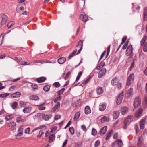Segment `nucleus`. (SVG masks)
<instances>
[{
  "instance_id": "nucleus-40",
  "label": "nucleus",
  "mask_w": 147,
  "mask_h": 147,
  "mask_svg": "<svg viewBox=\"0 0 147 147\" xmlns=\"http://www.w3.org/2000/svg\"><path fill=\"white\" fill-rule=\"evenodd\" d=\"M11 59H13L15 61H16L17 62H19L22 59L20 57H15L14 58H11Z\"/></svg>"
},
{
  "instance_id": "nucleus-32",
  "label": "nucleus",
  "mask_w": 147,
  "mask_h": 147,
  "mask_svg": "<svg viewBox=\"0 0 147 147\" xmlns=\"http://www.w3.org/2000/svg\"><path fill=\"white\" fill-rule=\"evenodd\" d=\"M18 105V103L16 102L15 101L11 105V107L13 109H15L17 108Z\"/></svg>"
},
{
  "instance_id": "nucleus-1",
  "label": "nucleus",
  "mask_w": 147,
  "mask_h": 147,
  "mask_svg": "<svg viewBox=\"0 0 147 147\" xmlns=\"http://www.w3.org/2000/svg\"><path fill=\"white\" fill-rule=\"evenodd\" d=\"M36 117H37L40 119H42L45 121H48L52 115L51 114H47L43 113H38L35 116Z\"/></svg>"
},
{
  "instance_id": "nucleus-2",
  "label": "nucleus",
  "mask_w": 147,
  "mask_h": 147,
  "mask_svg": "<svg viewBox=\"0 0 147 147\" xmlns=\"http://www.w3.org/2000/svg\"><path fill=\"white\" fill-rule=\"evenodd\" d=\"M7 125L11 131L13 132L16 131V128L15 127L16 125V123L15 122L13 121H9L7 123Z\"/></svg>"
},
{
  "instance_id": "nucleus-58",
  "label": "nucleus",
  "mask_w": 147,
  "mask_h": 147,
  "mask_svg": "<svg viewBox=\"0 0 147 147\" xmlns=\"http://www.w3.org/2000/svg\"><path fill=\"white\" fill-rule=\"evenodd\" d=\"M81 127L82 130L83 131L85 132L87 131V129L86 128V127L84 125H82L81 126Z\"/></svg>"
},
{
  "instance_id": "nucleus-35",
  "label": "nucleus",
  "mask_w": 147,
  "mask_h": 147,
  "mask_svg": "<svg viewBox=\"0 0 147 147\" xmlns=\"http://www.w3.org/2000/svg\"><path fill=\"white\" fill-rule=\"evenodd\" d=\"M27 102L20 101L19 102V104L20 106L21 107H24L27 105Z\"/></svg>"
},
{
  "instance_id": "nucleus-57",
  "label": "nucleus",
  "mask_w": 147,
  "mask_h": 147,
  "mask_svg": "<svg viewBox=\"0 0 147 147\" xmlns=\"http://www.w3.org/2000/svg\"><path fill=\"white\" fill-rule=\"evenodd\" d=\"M100 143V142L99 140L96 141L94 144L95 147H97L99 145Z\"/></svg>"
},
{
  "instance_id": "nucleus-36",
  "label": "nucleus",
  "mask_w": 147,
  "mask_h": 147,
  "mask_svg": "<svg viewBox=\"0 0 147 147\" xmlns=\"http://www.w3.org/2000/svg\"><path fill=\"white\" fill-rule=\"evenodd\" d=\"M147 36H144L143 37L142 39V40L141 41V45L142 46L143 45H144Z\"/></svg>"
},
{
  "instance_id": "nucleus-64",
  "label": "nucleus",
  "mask_w": 147,
  "mask_h": 147,
  "mask_svg": "<svg viewBox=\"0 0 147 147\" xmlns=\"http://www.w3.org/2000/svg\"><path fill=\"white\" fill-rule=\"evenodd\" d=\"M144 102L146 106L147 107V95H146L145 96Z\"/></svg>"
},
{
  "instance_id": "nucleus-20",
  "label": "nucleus",
  "mask_w": 147,
  "mask_h": 147,
  "mask_svg": "<svg viewBox=\"0 0 147 147\" xmlns=\"http://www.w3.org/2000/svg\"><path fill=\"white\" fill-rule=\"evenodd\" d=\"M46 80V78L44 77H41L37 78L36 81L39 83H42L45 81Z\"/></svg>"
},
{
  "instance_id": "nucleus-23",
  "label": "nucleus",
  "mask_w": 147,
  "mask_h": 147,
  "mask_svg": "<svg viewBox=\"0 0 147 147\" xmlns=\"http://www.w3.org/2000/svg\"><path fill=\"white\" fill-rule=\"evenodd\" d=\"M143 18L144 20H147V7L144 8L143 11Z\"/></svg>"
},
{
  "instance_id": "nucleus-33",
  "label": "nucleus",
  "mask_w": 147,
  "mask_h": 147,
  "mask_svg": "<svg viewBox=\"0 0 147 147\" xmlns=\"http://www.w3.org/2000/svg\"><path fill=\"white\" fill-rule=\"evenodd\" d=\"M97 93L98 94H100L103 92V90L101 87H99L97 90Z\"/></svg>"
},
{
  "instance_id": "nucleus-39",
  "label": "nucleus",
  "mask_w": 147,
  "mask_h": 147,
  "mask_svg": "<svg viewBox=\"0 0 147 147\" xmlns=\"http://www.w3.org/2000/svg\"><path fill=\"white\" fill-rule=\"evenodd\" d=\"M113 132V130H111L109 132H108L107 133V137L105 138V139L106 140H107L109 139V138H110V137L111 136V133H112Z\"/></svg>"
},
{
  "instance_id": "nucleus-29",
  "label": "nucleus",
  "mask_w": 147,
  "mask_h": 147,
  "mask_svg": "<svg viewBox=\"0 0 147 147\" xmlns=\"http://www.w3.org/2000/svg\"><path fill=\"white\" fill-rule=\"evenodd\" d=\"M91 112V110L88 106H86L85 108V113L86 114L90 113Z\"/></svg>"
},
{
  "instance_id": "nucleus-17",
  "label": "nucleus",
  "mask_w": 147,
  "mask_h": 147,
  "mask_svg": "<svg viewBox=\"0 0 147 147\" xmlns=\"http://www.w3.org/2000/svg\"><path fill=\"white\" fill-rule=\"evenodd\" d=\"M80 18L84 22H86L88 20V18L86 15L81 14L80 16Z\"/></svg>"
},
{
  "instance_id": "nucleus-10",
  "label": "nucleus",
  "mask_w": 147,
  "mask_h": 147,
  "mask_svg": "<svg viewBox=\"0 0 147 147\" xmlns=\"http://www.w3.org/2000/svg\"><path fill=\"white\" fill-rule=\"evenodd\" d=\"M133 51L132 45H131L129 46L127 49L126 51V55L127 56L130 55H131Z\"/></svg>"
},
{
  "instance_id": "nucleus-42",
  "label": "nucleus",
  "mask_w": 147,
  "mask_h": 147,
  "mask_svg": "<svg viewBox=\"0 0 147 147\" xmlns=\"http://www.w3.org/2000/svg\"><path fill=\"white\" fill-rule=\"evenodd\" d=\"M15 24L14 21L11 22H9L7 24V27L8 28H10Z\"/></svg>"
},
{
  "instance_id": "nucleus-47",
  "label": "nucleus",
  "mask_w": 147,
  "mask_h": 147,
  "mask_svg": "<svg viewBox=\"0 0 147 147\" xmlns=\"http://www.w3.org/2000/svg\"><path fill=\"white\" fill-rule=\"evenodd\" d=\"M23 134H22L21 132H18L17 134L15 135V139H18L19 138V137L21 136H22Z\"/></svg>"
},
{
  "instance_id": "nucleus-22",
  "label": "nucleus",
  "mask_w": 147,
  "mask_h": 147,
  "mask_svg": "<svg viewBox=\"0 0 147 147\" xmlns=\"http://www.w3.org/2000/svg\"><path fill=\"white\" fill-rule=\"evenodd\" d=\"M66 61V58L64 57H60L58 59L57 62L60 64H63Z\"/></svg>"
},
{
  "instance_id": "nucleus-14",
  "label": "nucleus",
  "mask_w": 147,
  "mask_h": 147,
  "mask_svg": "<svg viewBox=\"0 0 147 147\" xmlns=\"http://www.w3.org/2000/svg\"><path fill=\"white\" fill-rule=\"evenodd\" d=\"M145 123V119H142L140 123V128L141 129H143L144 127Z\"/></svg>"
},
{
  "instance_id": "nucleus-3",
  "label": "nucleus",
  "mask_w": 147,
  "mask_h": 147,
  "mask_svg": "<svg viewBox=\"0 0 147 147\" xmlns=\"http://www.w3.org/2000/svg\"><path fill=\"white\" fill-rule=\"evenodd\" d=\"M134 74H131L128 77L127 79V84L129 86L132 83L134 80Z\"/></svg>"
},
{
  "instance_id": "nucleus-49",
  "label": "nucleus",
  "mask_w": 147,
  "mask_h": 147,
  "mask_svg": "<svg viewBox=\"0 0 147 147\" xmlns=\"http://www.w3.org/2000/svg\"><path fill=\"white\" fill-rule=\"evenodd\" d=\"M9 93H5L0 94V97L2 98L5 97L9 95Z\"/></svg>"
},
{
  "instance_id": "nucleus-16",
  "label": "nucleus",
  "mask_w": 147,
  "mask_h": 147,
  "mask_svg": "<svg viewBox=\"0 0 147 147\" xmlns=\"http://www.w3.org/2000/svg\"><path fill=\"white\" fill-rule=\"evenodd\" d=\"M106 105L102 103H100L99 105V110L101 111H104L106 109Z\"/></svg>"
},
{
  "instance_id": "nucleus-18",
  "label": "nucleus",
  "mask_w": 147,
  "mask_h": 147,
  "mask_svg": "<svg viewBox=\"0 0 147 147\" xmlns=\"http://www.w3.org/2000/svg\"><path fill=\"white\" fill-rule=\"evenodd\" d=\"M107 129V126H105L102 127L100 130V135H102L104 134L106 132Z\"/></svg>"
},
{
  "instance_id": "nucleus-61",
  "label": "nucleus",
  "mask_w": 147,
  "mask_h": 147,
  "mask_svg": "<svg viewBox=\"0 0 147 147\" xmlns=\"http://www.w3.org/2000/svg\"><path fill=\"white\" fill-rule=\"evenodd\" d=\"M61 96L59 95V96L56 98V102L57 101H60L61 99Z\"/></svg>"
},
{
  "instance_id": "nucleus-21",
  "label": "nucleus",
  "mask_w": 147,
  "mask_h": 147,
  "mask_svg": "<svg viewBox=\"0 0 147 147\" xmlns=\"http://www.w3.org/2000/svg\"><path fill=\"white\" fill-rule=\"evenodd\" d=\"M32 110V108L30 107H28L25 108L23 110V111L24 113H30Z\"/></svg>"
},
{
  "instance_id": "nucleus-43",
  "label": "nucleus",
  "mask_w": 147,
  "mask_h": 147,
  "mask_svg": "<svg viewBox=\"0 0 147 147\" xmlns=\"http://www.w3.org/2000/svg\"><path fill=\"white\" fill-rule=\"evenodd\" d=\"M69 131L70 132L72 135H73L74 133V129L73 127H70L69 129Z\"/></svg>"
},
{
  "instance_id": "nucleus-51",
  "label": "nucleus",
  "mask_w": 147,
  "mask_h": 147,
  "mask_svg": "<svg viewBox=\"0 0 147 147\" xmlns=\"http://www.w3.org/2000/svg\"><path fill=\"white\" fill-rule=\"evenodd\" d=\"M60 105V103L59 102H56V110L59 109Z\"/></svg>"
},
{
  "instance_id": "nucleus-53",
  "label": "nucleus",
  "mask_w": 147,
  "mask_h": 147,
  "mask_svg": "<svg viewBox=\"0 0 147 147\" xmlns=\"http://www.w3.org/2000/svg\"><path fill=\"white\" fill-rule=\"evenodd\" d=\"M30 128L29 127L26 128L25 129V133L26 134H30Z\"/></svg>"
},
{
  "instance_id": "nucleus-9",
  "label": "nucleus",
  "mask_w": 147,
  "mask_h": 147,
  "mask_svg": "<svg viewBox=\"0 0 147 147\" xmlns=\"http://www.w3.org/2000/svg\"><path fill=\"white\" fill-rule=\"evenodd\" d=\"M141 103V101L140 97H138L136 98L134 101V106L135 108H136Z\"/></svg>"
},
{
  "instance_id": "nucleus-60",
  "label": "nucleus",
  "mask_w": 147,
  "mask_h": 147,
  "mask_svg": "<svg viewBox=\"0 0 147 147\" xmlns=\"http://www.w3.org/2000/svg\"><path fill=\"white\" fill-rule=\"evenodd\" d=\"M55 131V128L54 127L51 128L50 132V133H54Z\"/></svg>"
},
{
  "instance_id": "nucleus-27",
  "label": "nucleus",
  "mask_w": 147,
  "mask_h": 147,
  "mask_svg": "<svg viewBox=\"0 0 147 147\" xmlns=\"http://www.w3.org/2000/svg\"><path fill=\"white\" fill-rule=\"evenodd\" d=\"M30 99L31 100H38L39 98L37 96L32 95L30 96Z\"/></svg>"
},
{
  "instance_id": "nucleus-62",
  "label": "nucleus",
  "mask_w": 147,
  "mask_h": 147,
  "mask_svg": "<svg viewBox=\"0 0 147 147\" xmlns=\"http://www.w3.org/2000/svg\"><path fill=\"white\" fill-rule=\"evenodd\" d=\"M83 42L82 40H80L78 44L77 45V47L79 45H80L81 46H83Z\"/></svg>"
},
{
  "instance_id": "nucleus-59",
  "label": "nucleus",
  "mask_w": 147,
  "mask_h": 147,
  "mask_svg": "<svg viewBox=\"0 0 147 147\" xmlns=\"http://www.w3.org/2000/svg\"><path fill=\"white\" fill-rule=\"evenodd\" d=\"M117 84V87L118 88L119 90L121 88V87H122V84H121V83H120L118 82Z\"/></svg>"
},
{
  "instance_id": "nucleus-5",
  "label": "nucleus",
  "mask_w": 147,
  "mask_h": 147,
  "mask_svg": "<svg viewBox=\"0 0 147 147\" xmlns=\"http://www.w3.org/2000/svg\"><path fill=\"white\" fill-rule=\"evenodd\" d=\"M123 145V143L121 140L118 139L113 143L112 147H121Z\"/></svg>"
},
{
  "instance_id": "nucleus-24",
  "label": "nucleus",
  "mask_w": 147,
  "mask_h": 147,
  "mask_svg": "<svg viewBox=\"0 0 147 147\" xmlns=\"http://www.w3.org/2000/svg\"><path fill=\"white\" fill-rule=\"evenodd\" d=\"M109 120V118L108 117H107L106 116H104L102 117L101 119V121L102 123H103L106 121H108Z\"/></svg>"
},
{
  "instance_id": "nucleus-19",
  "label": "nucleus",
  "mask_w": 147,
  "mask_h": 147,
  "mask_svg": "<svg viewBox=\"0 0 147 147\" xmlns=\"http://www.w3.org/2000/svg\"><path fill=\"white\" fill-rule=\"evenodd\" d=\"M119 82V80L117 78L115 77L111 80V84L112 85H115Z\"/></svg>"
},
{
  "instance_id": "nucleus-63",
  "label": "nucleus",
  "mask_w": 147,
  "mask_h": 147,
  "mask_svg": "<svg viewBox=\"0 0 147 147\" xmlns=\"http://www.w3.org/2000/svg\"><path fill=\"white\" fill-rule=\"evenodd\" d=\"M67 142V140L66 139L65 140L63 144L62 147H64L66 144Z\"/></svg>"
},
{
  "instance_id": "nucleus-44",
  "label": "nucleus",
  "mask_w": 147,
  "mask_h": 147,
  "mask_svg": "<svg viewBox=\"0 0 147 147\" xmlns=\"http://www.w3.org/2000/svg\"><path fill=\"white\" fill-rule=\"evenodd\" d=\"M141 138H139L137 142V146L138 147H141L142 146V143L141 141Z\"/></svg>"
},
{
  "instance_id": "nucleus-26",
  "label": "nucleus",
  "mask_w": 147,
  "mask_h": 147,
  "mask_svg": "<svg viewBox=\"0 0 147 147\" xmlns=\"http://www.w3.org/2000/svg\"><path fill=\"white\" fill-rule=\"evenodd\" d=\"M133 88H131L129 89L127 91L126 94L127 95V96H130L131 95L133 94Z\"/></svg>"
},
{
  "instance_id": "nucleus-13",
  "label": "nucleus",
  "mask_w": 147,
  "mask_h": 147,
  "mask_svg": "<svg viewBox=\"0 0 147 147\" xmlns=\"http://www.w3.org/2000/svg\"><path fill=\"white\" fill-rule=\"evenodd\" d=\"M143 109L142 108H140L138 109V111L135 113V116L137 118L139 117L142 113Z\"/></svg>"
},
{
  "instance_id": "nucleus-54",
  "label": "nucleus",
  "mask_w": 147,
  "mask_h": 147,
  "mask_svg": "<svg viewBox=\"0 0 147 147\" xmlns=\"http://www.w3.org/2000/svg\"><path fill=\"white\" fill-rule=\"evenodd\" d=\"M4 36L3 34L0 35V46L1 45L3 42V39Z\"/></svg>"
},
{
  "instance_id": "nucleus-31",
  "label": "nucleus",
  "mask_w": 147,
  "mask_h": 147,
  "mask_svg": "<svg viewBox=\"0 0 147 147\" xmlns=\"http://www.w3.org/2000/svg\"><path fill=\"white\" fill-rule=\"evenodd\" d=\"M43 104L41 105H37V106L38 107V109L40 110H44L45 108V107L43 106Z\"/></svg>"
},
{
  "instance_id": "nucleus-48",
  "label": "nucleus",
  "mask_w": 147,
  "mask_h": 147,
  "mask_svg": "<svg viewBox=\"0 0 147 147\" xmlns=\"http://www.w3.org/2000/svg\"><path fill=\"white\" fill-rule=\"evenodd\" d=\"M97 134L96 130L94 128H93L92 131V134L93 135H95Z\"/></svg>"
},
{
  "instance_id": "nucleus-55",
  "label": "nucleus",
  "mask_w": 147,
  "mask_h": 147,
  "mask_svg": "<svg viewBox=\"0 0 147 147\" xmlns=\"http://www.w3.org/2000/svg\"><path fill=\"white\" fill-rule=\"evenodd\" d=\"M16 88V86H11L10 87L9 89V91H13Z\"/></svg>"
},
{
  "instance_id": "nucleus-50",
  "label": "nucleus",
  "mask_w": 147,
  "mask_h": 147,
  "mask_svg": "<svg viewBox=\"0 0 147 147\" xmlns=\"http://www.w3.org/2000/svg\"><path fill=\"white\" fill-rule=\"evenodd\" d=\"M31 87L32 88L34 89H36L38 88V86L37 85L34 84H32L31 85Z\"/></svg>"
},
{
  "instance_id": "nucleus-12",
  "label": "nucleus",
  "mask_w": 147,
  "mask_h": 147,
  "mask_svg": "<svg viewBox=\"0 0 147 147\" xmlns=\"http://www.w3.org/2000/svg\"><path fill=\"white\" fill-rule=\"evenodd\" d=\"M120 110L122 114L123 115H125L128 112V109L126 107H123L121 108Z\"/></svg>"
},
{
  "instance_id": "nucleus-28",
  "label": "nucleus",
  "mask_w": 147,
  "mask_h": 147,
  "mask_svg": "<svg viewBox=\"0 0 147 147\" xmlns=\"http://www.w3.org/2000/svg\"><path fill=\"white\" fill-rule=\"evenodd\" d=\"M80 115V113L79 112H77L75 113L74 118V121H76L78 119Z\"/></svg>"
},
{
  "instance_id": "nucleus-25",
  "label": "nucleus",
  "mask_w": 147,
  "mask_h": 147,
  "mask_svg": "<svg viewBox=\"0 0 147 147\" xmlns=\"http://www.w3.org/2000/svg\"><path fill=\"white\" fill-rule=\"evenodd\" d=\"M120 112L118 111H115L113 112V117L115 119H116L117 118L119 115Z\"/></svg>"
},
{
  "instance_id": "nucleus-45",
  "label": "nucleus",
  "mask_w": 147,
  "mask_h": 147,
  "mask_svg": "<svg viewBox=\"0 0 147 147\" xmlns=\"http://www.w3.org/2000/svg\"><path fill=\"white\" fill-rule=\"evenodd\" d=\"M91 78V77H89L86 80L84 81L82 83V84L83 85H85L86 84H87L88 82L90 81Z\"/></svg>"
},
{
  "instance_id": "nucleus-46",
  "label": "nucleus",
  "mask_w": 147,
  "mask_h": 147,
  "mask_svg": "<svg viewBox=\"0 0 147 147\" xmlns=\"http://www.w3.org/2000/svg\"><path fill=\"white\" fill-rule=\"evenodd\" d=\"M16 122L17 123H19L20 122H23L24 120L20 117H17L16 118Z\"/></svg>"
},
{
  "instance_id": "nucleus-37",
  "label": "nucleus",
  "mask_w": 147,
  "mask_h": 147,
  "mask_svg": "<svg viewBox=\"0 0 147 147\" xmlns=\"http://www.w3.org/2000/svg\"><path fill=\"white\" fill-rule=\"evenodd\" d=\"M77 50L76 49H75L73 52H72L71 54L69 55V56L68 57L69 59H70L72 57L75 55V54L77 51Z\"/></svg>"
},
{
  "instance_id": "nucleus-11",
  "label": "nucleus",
  "mask_w": 147,
  "mask_h": 147,
  "mask_svg": "<svg viewBox=\"0 0 147 147\" xmlns=\"http://www.w3.org/2000/svg\"><path fill=\"white\" fill-rule=\"evenodd\" d=\"M106 70L105 68H103L99 72L98 74V77L99 78H101L102 77L104 76L105 74Z\"/></svg>"
},
{
  "instance_id": "nucleus-4",
  "label": "nucleus",
  "mask_w": 147,
  "mask_h": 147,
  "mask_svg": "<svg viewBox=\"0 0 147 147\" xmlns=\"http://www.w3.org/2000/svg\"><path fill=\"white\" fill-rule=\"evenodd\" d=\"M81 102V100L80 99H74V102L72 103V106L76 108L80 106Z\"/></svg>"
},
{
  "instance_id": "nucleus-34",
  "label": "nucleus",
  "mask_w": 147,
  "mask_h": 147,
  "mask_svg": "<svg viewBox=\"0 0 147 147\" xmlns=\"http://www.w3.org/2000/svg\"><path fill=\"white\" fill-rule=\"evenodd\" d=\"M50 87V85H46L43 87V89L45 91H48L49 90Z\"/></svg>"
},
{
  "instance_id": "nucleus-30",
  "label": "nucleus",
  "mask_w": 147,
  "mask_h": 147,
  "mask_svg": "<svg viewBox=\"0 0 147 147\" xmlns=\"http://www.w3.org/2000/svg\"><path fill=\"white\" fill-rule=\"evenodd\" d=\"M55 134H51L49 136V142H52L54 139Z\"/></svg>"
},
{
  "instance_id": "nucleus-56",
  "label": "nucleus",
  "mask_w": 147,
  "mask_h": 147,
  "mask_svg": "<svg viewBox=\"0 0 147 147\" xmlns=\"http://www.w3.org/2000/svg\"><path fill=\"white\" fill-rule=\"evenodd\" d=\"M23 128L22 126L20 127L18 129V132H21L22 134H23Z\"/></svg>"
},
{
  "instance_id": "nucleus-52",
  "label": "nucleus",
  "mask_w": 147,
  "mask_h": 147,
  "mask_svg": "<svg viewBox=\"0 0 147 147\" xmlns=\"http://www.w3.org/2000/svg\"><path fill=\"white\" fill-rule=\"evenodd\" d=\"M143 49L144 52H147V42L145 43Z\"/></svg>"
},
{
  "instance_id": "nucleus-38",
  "label": "nucleus",
  "mask_w": 147,
  "mask_h": 147,
  "mask_svg": "<svg viewBox=\"0 0 147 147\" xmlns=\"http://www.w3.org/2000/svg\"><path fill=\"white\" fill-rule=\"evenodd\" d=\"M13 117L11 115H7L5 116L6 120L8 121L12 119Z\"/></svg>"
},
{
  "instance_id": "nucleus-41",
  "label": "nucleus",
  "mask_w": 147,
  "mask_h": 147,
  "mask_svg": "<svg viewBox=\"0 0 147 147\" xmlns=\"http://www.w3.org/2000/svg\"><path fill=\"white\" fill-rule=\"evenodd\" d=\"M65 90V89L64 88H62L61 89L57 92V94L58 95L62 94L64 92Z\"/></svg>"
},
{
  "instance_id": "nucleus-7",
  "label": "nucleus",
  "mask_w": 147,
  "mask_h": 147,
  "mask_svg": "<svg viewBox=\"0 0 147 147\" xmlns=\"http://www.w3.org/2000/svg\"><path fill=\"white\" fill-rule=\"evenodd\" d=\"M133 117V116L131 115L128 116L124 121V124L126 125L132 121Z\"/></svg>"
},
{
  "instance_id": "nucleus-8",
  "label": "nucleus",
  "mask_w": 147,
  "mask_h": 147,
  "mask_svg": "<svg viewBox=\"0 0 147 147\" xmlns=\"http://www.w3.org/2000/svg\"><path fill=\"white\" fill-rule=\"evenodd\" d=\"M123 97V93L122 92L119 95L117 98L116 102L117 105H119L121 103Z\"/></svg>"
},
{
  "instance_id": "nucleus-15",
  "label": "nucleus",
  "mask_w": 147,
  "mask_h": 147,
  "mask_svg": "<svg viewBox=\"0 0 147 147\" xmlns=\"http://www.w3.org/2000/svg\"><path fill=\"white\" fill-rule=\"evenodd\" d=\"M21 95L20 92H16L12 94L11 95V97L12 98H18L20 97Z\"/></svg>"
},
{
  "instance_id": "nucleus-6",
  "label": "nucleus",
  "mask_w": 147,
  "mask_h": 147,
  "mask_svg": "<svg viewBox=\"0 0 147 147\" xmlns=\"http://www.w3.org/2000/svg\"><path fill=\"white\" fill-rule=\"evenodd\" d=\"M1 17L2 20L1 22V25H3L6 23L8 19V16L6 15L1 14Z\"/></svg>"
}]
</instances>
